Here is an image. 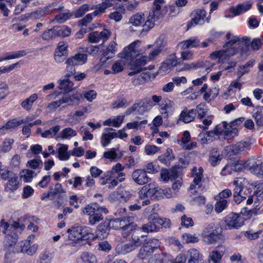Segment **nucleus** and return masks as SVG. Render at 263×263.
I'll use <instances>...</instances> for the list:
<instances>
[{
    "label": "nucleus",
    "instance_id": "obj_50",
    "mask_svg": "<svg viewBox=\"0 0 263 263\" xmlns=\"http://www.w3.org/2000/svg\"><path fill=\"white\" fill-rule=\"evenodd\" d=\"M0 176L4 180H8V181H16V176L11 171L7 170H2L0 172Z\"/></svg>",
    "mask_w": 263,
    "mask_h": 263
},
{
    "label": "nucleus",
    "instance_id": "obj_36",
    "mask_svg": "<svg viewBox=\"0 0 263 263\" xmlns=\"http://www.w3.org/2000/svg\"><path fill=\"white\" fill-rule=\"evenodd\" d=\"M182 241L185 243H195L199 241V238L195 234L185 233L181 236Z\"/></svg>",
    "mask_w": 263,
    "mask_h": 263
},
{
    "label": "nucleus",
    "instance_id": "obj_54",
    "mask_svg": "<svg viewBox=\"0 0 263 263\" xmlns=\"http://www.w3.org/2000/svg\"><path fill=\"white\" fill-rule=\"evenodd\" d=\"M60 129V126L59 125L55 126L42 133L41 134L42 137L43 138L53 137L57 134Z\"/></svg>",
    "mask_w": 263,
    "mask_h": 263
},
{
    "label": "nucleus",
    "instance_id": "obj_16",
    "mask_svg": "<svg viewBox=\"0 0 263 263\" xmlns=\"http://www.w3.org/2000/svg\"><path fill=\"white\" fill-rule=\"evenodd\" d=\"M250 144L245 141H241L235 144L226 147V150L231 151L234 155H238L249 149Z\"/></svg>",
    "mask_w": 263,
    "mask_h": 263
},
{
    "label": "nucleus",
    "instance_id": "obj_59",
    "mask_svg": "<svg viewBox=\"0 0 263 263\" xmlns=\"http://www.w3.org/2000/svg\"><path fill=\"white\" fill-rule=\"evenodd\" d=\"M90 9L89 5L83 4L78 9L74 12V15L76 18L81 17L84 15V14L89 11Z\"/></svg>",
    "mask_w": 263,
    "mask_h": 263
},
{
    "label": "nucleus",
    "instance_id": "obj_33",
    "mask_svg": "<svg viewBox=\"0 0 263 263\" xmlns=\"http://www.w3.org/2000/svg\"><path fill=\"white\" fill-rule=\"evenodd\" d=\"M194 110H196V115L197 114L198 119H202L210 115H209V109L204 103L199 104Z\"/></svg>",
    "mask_w": 263,
    "mask_h": 263
},
{
    "label": "nucleus",
    "instance_id": "obj_46",
    "mask_svg": "<svg viewBox=\"0 0 263 263\" xmlns=\"http://www.w3.org/2000/svg\"><path fill=\"white\" fill-rule=\"evenodd\" d=\"M37 99V95L34 93L22 103V106L27 110H30L33 102Z\"/></svg>",
    "mask_w": 263,
    "mask_h": 263
},
{
    "label": "nucleus",
    "instance_id": "obj_55",
    "mask_svg": "<svg viewBox=\"0 0 263 263\" xmlns=\"http://www.w3.org/2000/svg\"><path fill=\"white\" fill-rule=\"evenodd\" d=\"M141 229L143 232L148 233L158 231L159 227L154 222L149 221L148 223L144 224Z\"/></svg>",
    "mask_w": 263,
    "mask_h": 263
},
{
    "label": "nucleus",
    "instance_id": "obj_28",
    "mask_svg": "<svg viewBox=\"0 0 263 263\" xmlns=\"http://www.w3.org/2000/svg\"><path fill=\"white\" fill-rule=\"evenodd\" d=\"M175 159V156L173 154V151L171 148H168L166 149V152L159 156L158 157V160L162 163L168 166L170 165L171 161Z\"/></svg>",
    "mask_w": 263,
    "mask_h": 263
},
{
    "label": "nucleus",
    "instance_id": "obj_19",
    "mask_svg": "<svg viewBox=\"0 0 263 263\" xmlns=\"http://www.w3.org/2000/svg\"><path fill=\"white\" fill-rule=\"evenodd\" d=\"M252 5L250 1H246L237 5L236 7L233 6L230 8V11L234 16L239 15L249 10Z\"/></svg>",
    "mask_w": 263,
    "mask_h": 263
},
{
    "label": "nucleus",
    "instance_id": "obj_10",
    "mask_svg": "<svg viewBox=\"0 0 263 263\" xmlns=\"http://www.w3.org/2000/svg\"><path fill=\"white\" fill-rule=\"evenodd\" d=\"M133 219V217H124L123 219L117 218L111 221L110 225L114 229H122L129 232L134 228Z\"/></svg>",
    "mask_w": 263,
    "mask_h": 263
},
{
    "label": "nucleus",
    "instance_id": "obj_26",
    "mask_svg": "<svg viewBox=\"0 0 263 263\" xmlns=\"http://www.w3.org/2000/svg\"><path fill=\"white\" fill-rule=\"evenodd\" d=\"M173 103L170 100H165L160 106V111L164 118H167L173 111Z\"/></svg>",
    "mask_w": 263,
    "mask_h": 263
},
{
    "label": "nucleus",
    "instance_id": "obj_30",
    "mask_svg": "<svg viewBox=\"0 0 263 263\" xmlns=\"http://www.w3.org/2000/svg\"><path fill=\"white\" fill-rule=\"evenodd\" d=\"M200 42L197 37H191L187 40L183 41L179 44L182 49L197 47L199 46Z\"/></svg>",
    "mask_w": 263,
    "mask_h": 263
},
{
    "label": "nucleus",
    "instance_id": "obj_51",
    "mask_svg": "<svg viewBox=\"0 0 263 263\" xmlns=\"http://www.w3.org/2000/svg\"><path fill=\"white\" fill-rule=\"evenodd\" d=\"M81 257L84 263H97L96 256L90 253L84 252Z\"/></svg>",
    "mask_w": 263,
    "mask_h": 263
},
{
    "label": "nucleus",
    "instance_id": "obj_22",
    "mask_svg": "<svg viewBox=\"0 0 263 263\" xmlns=\"http://www.w3.org/2000/svg\"><path fill=\"white\" fill-rule=\"evenodd\" d=\"M137 73L135 74L136 76L133 80V84L135 86L143 84L148 82L152 78L154 79L155 78L154 74L148 72H142L139 75H137Z\"/></svg>",
    "mask_w": 263,
    "mask_h": 263
},
{
    "label": "nucleus",
    "instance_id": "obj_17",
    "mask_svg": "<svg viewBox=\"0 0 263 263\" xmlns=\"http://www.w3.org/2000/svg\"><path fill=\"white\" fill-rule=\"evenodd\" d=\"M110 130H115V129L112 128H104L100 137L101 145L104 147L107 146L110 143L112 139L118 136V134L115 132H110Z\"/></svg>",
    "mask_w": 263,
    "mask_h": 263
},
{
    "label": "nucleus",
    "instance_id": "obj_27",
    "mask_svg": "<svg viewBox=\"0 0 263 263\" xmlns=\"http://www.w3.org/2000/svg\"><path fill=\"white\" fill-rule=\"evenodd\" d=\"M196 117V110L194 109L183 110L179 116V120L185 123H188L194 120Z\"/></svg>",
    "mask_w": 263,
    "mask_h": 263
},
{
    "label": "nucleus",
    "instance_id": "obj_52",
    "mask_svg": "<svg viewBox=\"0 0 263 263\" xmlns=\"http://www.w3.org/2000/svg\"><path fill=\"white\" fill-rule=\"evenodd\" d=\"M59 30H57V27H54L52 29H48L45 31L42 34V39L44 40H49L52 37L58 35Z\"/></svg>",
    "mask_w": 263,
    "mask_h": 263
},
{
    "label": "nucleus",
    "instance_id": "obj_3",
    "mask_svg": "<svg viewBox=\"0 0 263 263\" xmlns=\"http://www.w3.org/2000/svg\"><path fill=\"white\" fill-rule=\"evenodd\" d=\"M202 241L206 245H213L219 241H223L224 237L222 229L216 227L214 224H209L201 233Z\"/></svg>",
    "mask_w": 263,
    "mask_h": 263
},
{
    "label": "nucleus",
    "instance_id": "obj_35",
    "mask_svg": "<svg viewBox=\"0 0 263 263\" xmlns=\"http://www.w3.org/2000/svg\"><path fill=\"white\" fill-rule=\"evenodd\" d=\"M255 60L252 59L247 62L244 65L239 66L237 75L242 77L245 74L248 73L250 68L253 66Z\"/></svg>",
    "mask_w": 263,
    "mask_h": 263
},
{
    "label": "nucleus",
    "instance_id": "obj_13",
    "mask_svg": "<svg viewBox=\"0 0 263 263\" xmlns=\"http://www.w3.org/2000/svg\"><path fill=\"white\" fill-rule=\"evenodd\" d=\"M110 35V32L106 29H104L101 32L94 31L89 33L88 39L91 43H97L101 41L104 43L107 40Z\"/></svg>",
    "mask_w": 263,
    "mask_h": 263
},
{
    "label": "nucleus",
    "instance_id": "obj_21",
    "mask_svg": "<svg viewBox=\"0 0 263 263\" xmlns=\"http://www.w3.org/2000/svg\"><path fill=\"white\" fill-rule=\"evenodd\" d=\"M132 195L128 191L122 190L113 193L109 196V198L112 201L118 200L120 202H126L131 198Z\"/></svg>",
    "mask_w": 263,
    "mask_h": 263
},
{
    "label": "nucleus",
    "instance_id": "obj_47",
    "mask_svg": "<svg viewBox=\"0 0 263 263\" xmlns=\"http://www.w3.org/2000/svg\"><path fill=\"white\" fill-rule=\"evenodd\" d=\"M36 174L33 171L23 170L20 173V178L21 180L29 181Z\"/></svg>",
    "mask_w": 263,
    "mask_h": 263
},
{
    "label": "nucleus",
    "instance_id": "obj_31",
    "mask_svg": "<svg viewBox=\"0 0 263 263\" xmlns=\"http://www.w3.org/2000/svg\"><path fill=\"white\" fill-rule=\"evenodd\" d=\"M222 156L220 155L217 148H213L210 152L209 162L213 166L218 165L221 161Z\"/></svg>",
    "mask_w": 263,
    "mask_h": 263
},
{
    "label": "nucleus",
    "instance_id": "obj_57",
    "mask_svg": "<svg viewBox=\"0 0 263 263\" xmlns=\"http://www.w3.org/2000/svg\"><path fill=\"white\" fill-rule=\"evenodd\" d=\"M128 105L126 100L121 98L111 103V108L114 109L125 107Z\"/></svg>",
    "mask_w": 263,
    "mask_h": 263
},
{
    "label": "nucleus",
    "instance_id": "obj_41",
    "mask_svg": "<svg viewBox=\"0 0 263 263\" xmlns=\"http://www.w3.org/2000/svg\"><path fill=\"white\" fill-rule=\"evenodd\" d=\"M59 88L61 90H63L66 92L71 91L73 86V82L69 80L68 79L59 80Z\"/></svg>",
    "mask_w": 263,
    "mask_h": 263
},
{
    "label": "nucleus",
    "instance_id": "obj_64",
    "mask_svg": "<svg viewBox=\"0 0 263 263\" xmlns=\"http://www.w3.org/2000/svg\"><path fill=\"white\" fill-rule=\"evenodd\" d=\"M117 43L114 41H112L109 43L106 50L104 51L113 57L116 52L117 51Z\"/></svg>",
    "mask_w": 263,
    "mask_h": 263
},
{
    "label": "nucleus",
    "instance_id": "obj_1",
    "mask_svg": "<svg viewBox=\"0 0 263 263\" xmlns=\"http://www.w3.org/2000/svg\"><path fill=\"white\" fill-rule=\"evenodd\" d=\"M139 41L133 42L128 46L124 48L121 54V57L127 60H130V68L133 71L130 72L128 76H134L142 70V67L144 66L149 60L146 55H141V52L138 49Z\"/></svg>",
    "mask_w": 263,
    "mask_h": 263
},
{
    "label": "nucleus",
    "instance_id": "obj_9",
    "mask_svg": "<svg viewBox=\"0 0 263 263\" xmlns=\"http://www.w3.org/2000/svg\"><path fill=\"white\" fill-rule=\"evenodd\" d=\"M97 203L88 204L83 209V213L89 216V222L91 224H95L103 219L102 215L97 212Z\"/></svg>",
    "mask_w": 263,
    "mask_h": 263
},
{
    "label": "nucleus",
    "instance_id": "obj_63",
    "mask_svg": "<svg viewBox=\"0 0 263 263\" xmlns=\"http://www.w3.org/2000/svg\"><path fill=\"white\" fill-rule=\"evenodd\" d=\"M72 14L69 12L61 13L59 15H56L54 18V21L59 23H63L66 20L69 19Z\"/></svg>",
    "mask_w": 263,
    "mask_h": 263
},
{
    "label": "nucleus",
    "instance_id": "obj_6",
    "mask_svg": "<svg viewBox=\"0 0 263 263\" xmlns=\"http://www.w3.org/2000/svg\"><path fill=\"white\" fill-rule=\"evenodd\" d=\"M226 37L228 41L224 44L223 47H232V45L237 43L240 47H241L240 50L242 53H246L247 52V50L250 44V40L248 37L245 36L240 39L238 36L233 35L230 33H228Z\"/></svg>",
    "mask_w": 263,
    "mask_h": 263
},
{
    "label": "nucleus",
    "instance_id": "obj_58",
    "mask_svg": "<svg viewBox=\"0 0 263 263\" xmlns=\"http://www.w3.org/2000/svg\"><path fill=\"white\" fill-rule=\"evenodd\" d=\"M77 135V132L70 127H67L64 129L61 133V137L62 139H67L68 138L74 137Z\"/></svg>",
    "mask_w": 263,
    "mask_h": 263
},
{
    "label": "nucleus",
    "instance_id": "obj_45",
    "mask_svg": "<svg viewBox=\"0 0 263 263\" xmlns=\"http://www.w3.org/2000/svg\"><path fill=\"white\" fill-rule=\"evenodd\" d=\"M132 177L134 181H143L148 179L146 173L143 170L135 171L132 174Z\"/></svg>",
    "mask_w": 263,
    "mask_h": 263
},
{
    "label": "nucleus",
    "instance_id": "obj_39",
    "mask_svg": "<svg viewBox=\"0 0 263 263\" xmlns=\"http://www.w3.org/2000/svg\"><path fill=\"white\" fill-rule=\"evenodd\" d=\"M222 254L218 250H215L210 253L208 261L209 263H220Z\"/></svg>",
    "mask_w": 263,
    "mask_h": 263
},
{
    "label": "nucleus",
    "instance_id": "obj_37",
    "mask_svg": "<svg viewBox=\"0 0 263 263\" xmlns=\"http://www.w3.org/2000/svg\"><path fill=\"white\" fill-rule=\"evenodd\" d=\"M58 148V158L61 160H67L69 158L70 155L67 152L68 147L67 145L59 144Z\"/></svg>",
    "mask_w": 263,
    "mask_h": 263
},
{
    "label": "nucleus",
    "instance_id": "obj_29",
    "mask_svg": "<svg viewBox=\"0 0 263 263\" xmlns=\"http://www.w3.org/2000/svg\"><path fill=\"white\" fill-rule=\"evenodd\" d=\"M241 163L239 162L237 163H231L227 164L222 168L221 174L223 176H226L232 173V171L237 172L241 171Z\"/></svg>",
    "mask_w": 263,
    "mask_h": 263
},
{
    "label": "nucleus",
    "instance_id": "obj_2",
    "mask_svg": "<svg viewBox=\"0 0 263 263\" xmlns=\"http://www.w3.org/2000/svg\"><path fill=\"white\" fill-rule=\"evenodd\" d=\"M68 241L73 246L85 244L88 240H92L95 236L91 228L89 227H77L68 229Z\"/></svg>",
    "mask_w": 263,
    "mask_h": 263
},
{
    "label": "nucleus",
    "instance_id": "obj_32",
    "mask_svg": "<svg viewBox=\"0 0 263 263\" xmlns=\"http://www.w3.org/2000/svg\"><path fill=\"white\" fill-rule=\"evenodd\" d=\"M156 14L155 13L154 10L150 11L147 20L145 21V24L143 26V31H148L152 29L154 26Z\"/></svg>",
    "mask_w": 263,
    "mask_h": 263
},
{
    "label": "nucleus",
    "instance_id": "obj_7",
    "mask_svg": "<svg viewBox=\"0 0 263 263\" xmlns=\"http://www.w3.org/2000/svg\"><path fill=\"white\" fill-rule=\"evenodd\" d=\"M79 99V96L78 95H70L68 93H65L58 100L49 103L47 106V108L50 112H53L63 104L72 105L74 100Z\"/></svg>",
    "mask_w": 263,
    "mask_h": 263
},
{
    "label": "nucleus",
    "instance_id": "obj_53",
    "mask_svg": "<svg viewBox=\"0 0 263 263\" xmlns=\"http://www.w3.org/2000/svg\"><path fill=\"white\" fill-rule=\"evenodd\" d=\"M213 119V116L212 115H210L202 119H199L202 122V124H199L198 127L203 130L208 129L212 123Z\"/></svg>",
    "mask_w": 263,
    "mask_h": 263
},
{
    "label": "nucleus",
    "instance_id": "obj_34",
    "mask_svg": "<svg viewBox=\"0 0 263 263\" xmlns=\"http://www.w3.org/2000/svg\"><path fill=\"white\" fill-rule=\"evenodd\" d=\"M121 54H120L121 59L118 61H115L112 65L111 67V73L114 74H116L119 72H121L123 71L124 69V66L125 65V58L121 57Z\"/></svg>",
    "mask_w": 263,
    "mask_h": 263
},
{
    "label": "nucleus",
    "instance_id": "obj_49",
    "mask_svg": "<svg viewBox=\"0 0 263 263\" xmlns=\"http://www.w3.org/2000/svg\"><path fill=\"white\" fill-rule=\"evenodd\" d=\"M21 124H22V121H21L20 119H14L7 122L1 129L3 130L4 129H10L14 128Z\"/></svg>",
    "mask_w": 263,
    "mask_h": 263
},
{
    "label": "nucleus",
    "instance_id": "obj_11",
    "mask_svg": "<svg viewBox=\"0 0 263 263\" xmlns=\"http://www.w3.org/2000/svg\"><path fill=\"white\" fill-rule=\"evenodd\" d=\"M225 222L226 228L230 230L239 228L243 226L244 220L239 214L232 213L226 217Z\"/></svg>",
    "mask_w": 263,
    "mask_h": 263
},
{
    "label": "nucleus",
    "instance_id": "obj_62",
    "mask_svg": "<svg viewBox=\"0 0 263 263\" xmlns=\"http://www.w3.org/2000/svg\"><path fill=\"white\" fill-rule=\"evenodd\" d=\"M15 250L17 253H26L28 241L25 240L15 243Z\"/></svg>",
    "mask_w": 263,
    "mask_h": 263
},
{
    "label": "nucleus",
    "instance_id": "obj_4",
    "mask_svg": "<svg viewBox=\"0 0 263 263\" xmlns=\"http://www.w3.org/2000/svg\"><path fill=\"white\" fill-rule=\"evenodd\" d=\"M87 60V56L84 53H77L68 58L65 62L66 76L70 77L74 74L76 71L75 66L85 63Z\"/></svg>",
    "mask_w": 263,
    "mask_h": 263
},
{
    "label": "nucleus",
    "instance_id": "obj_42",
    "mask_svg": "<svg viewBox=\"0 0 263 263\" xmlns=\"http://www.w3.org/2000/svg\"><path fill=\"white\" fill-rule=\"evenodd\" d=\"M198 140L202 144L211 142L214 138L212 133L209 131L206 133H200L198 136Z\"/></svg>",
    "mask_w": 263,
    "mask_h": 263
},
{
    "label": "nucleus",
    "instance_id": "obj_61",
    "mask_svg": "<svg viewBox=\"0 0 263 263\" xmlns=\"http://www.w3.org/2000/svg\"><path fill=\"white\" fill-rule=\"evenodd\" d=\"M262 231L259 230L254 232L253 230H248L245 232V236L249 240H254L259 238V235L261 233Z\"/></svg>",
    "mask_w": 263,
    "mask_h": 263
},
{
    "label": "nucleus",
    "instance_id": "obj_24",
    "mask_svg": "<svg viewBox=\"0 0 263 263\" xmlns=\"http://www.w3.org/2000/svg\"><path fill=\"white\" fill-rule=\"evenodd\" d=\"M177 61L174 57H171L167 59L160 67V72L167 73L177 65Z\"/></svg>",
    "mask_w": 263,
    "mask_h": 263
},
{
    "label": "nucleus",
    "instance_id": "obj_44",
    "mask_svg": "<svg viewBox=\"0 0 263 263\" xmlns=\"http://www.w3.org/2000/svg\"><path fill=\"white\" fill-rule=\"evenodd\" d=\"M52 258V253L48 251H44L40 254L37 263H51Z\"/></svg>",
    "mask_w": 263,
    "mask_h": 263
},
{
    "label": "nucleus",
    "instance_id": "obj_23",
    "mask_svg": "<svg viewBox=\"0 0 263 263\" xmlns=\"http://www.w3.org/2000/svg\"><path fill=\"white\" fill-rule=\"evenodd\" d=\"M222 125L225 129L223 134L224 139H231L237 135V128L231 123L228 124L227 122L223 121Z\"/></svg>",
    "mask_w": 263,
    "mask_h": 263
},
{
    "label": "nucleus",
    "instance_id": "obj_25",
    "mask_svg": "<svg viewBox=\"0 0 263 263\" xmlns=\"http://www.w3.org/2000/svg\"><path fill=\"white\" fill-rule=\"evenodd\" d=\"M160 176L163 181L175 179L178 177V171L175 167L170 170L167 168H162L160 171Z\"/></svg>",
    "mask_w": 263,
    "mask_h": 263
},
{
    "label": "nucleus",
    "instance_id": "obj_40",
    "mask_svg": "<svg viewBox=\"0 0 263 263\" xmlns=\"http://www.w3.org/2000/svg\"><path fill=\"white\" fill-rule=\"evenodd\" d=\"M145 18L143 14L137 13L130 18L129 23L135 27H138L142 24Z\"/></svg>",
    "mask_w": 263,
    "mask_h": 263
},
{
    "label": "nucleus",
    "instance_id": "obj_60",
    "mask_svg": "<svg viewBox=\"0 0 263 263\" xmlns=\"http://www.w3.org/2000/svg\"><path fill=\"white\" fill-rule=\"evenodd\" d=\"M203 168L200 167L197 169L196 167H194L192 171V176L194 178L193 181H201L202 174Z\"/></svg>",
    "mask_w": 263,
    "mask_h": 263
},
{
    "label": "nucleus",
    "instance_id": "obj_48",
    "mask_svg": "<svg viewBox=\"0 0 263 263\" xmlns=\"http://www.w3.org/2000/svg\"><path fill=\"white\" fill-rule=\"evenodd\" d=\"M153 253L152 250H150L146 245H144L139 250L138 257L143 260L148 257Z\"/></svg>",
    "mask_w": 263,
    "mask_h": 263
},
{
    "label": "nucleus",
    "instance_id": "obj_43",
    "mask_svg": "<svg viewBox=\"0 0 263 263\" xmlns=\"http://www.w3.org/2000/svg\"><path fill=\"white\" fill-rule=\"evenodd\" d=\"M109 230L104 225L100 224L96 231V237L100 239L106 238L109 234Z\"/></svg>",
    "mask_w": 263,
    "mask_h": 263
},
{
    "label": "nucleus",
    "instance_id": "obj_14",
    "mask_svg": "<svg viewBox=\"0 0 263 263\" xmlns=\"http://www.w3.org/2000/svg\"><path fill=\"white\" fill-rule=\"evenodd\" d=\"M139 195L141 199L145 197H154L159 199L160 195H159V189H156L151 184L143 186L139 191Z\"/></svg>",
    "mask_w": 263,
    "mask_h": 263
},
{
    "label": "nucleus",
    "instance_id": "obj_56",
    "mask_svg": "<svg viewBox=\"0 0 263 263\" xmlns=\"http://www.w3.org/2000/svg\"><path fill=\"white\" fill-rule=\"evenodd\" d=\"M181 225L186 228H191L194 226V222L192 218L183 215L181 217Z\"/></svg>",
    "mask_w": 263,
    "mask_h": 263
},
{
    "label": "nucleus",
    "instance_id": "obj_5",
    "mask_svg": "<svg viewBox=\"0 0 263 263\" xmlns=\"http://www.w3.org/2000/svg\"><path fill=\"white\" fill-rule=\"evenodd\" d=\"M244 168L250 171L251 173L256 175L258 178L263 179L262 162L260 160L255 158L249 159L245 162L240 161Z\"/></svg>",
    "mask_w": 263,
    "mask_h": 263
},
{
    "label": "nucleus",
    "instance_id": "obj_38",
    "mask_svg": "<svg viewBox=\"0 0 263 263\" xmlns=\"http://www.w3.org/2000/svg\"><path fill=\"white\" fill-rule=\"evenodd\" d=\"M204 190L201 182H193L189 189V192L192 195L200 194Z\"/></svg>",
    "mask_w": 263,
    "mask_h": 263
},
{
    "label": "nucleus",
    "instance_id": "obj_8",
    "mask_svg": "<svg viewBox=\"0 0 263 263\" xmlns=\"http://www.w3.org/2000/svg\"><path fill=\"white\" fill-rule=\"evenodd\" d=\"M141 243L140 238L138 236H134L128 242L118 245L116 247V251L119 254H126L135 250L140 246Z\"/></svg>",
    "mask_w": 263,
    "mask_h": 263
},
{
    "label": "nucleus",
    "instance_id": "obj_15",
    "mask_svg": "<svg viewBox=\"0 0 263 263\" xmlns=\"http://www.w3.org/2000/svg\"><path fill=\"white\" fill-rule=\"evenodd\" d=\"M50 191L53 196L55 197V199L57 198V208H59L67 198L65 194H63L61 195L62 193L65 192L64 190L62 188V185L60 183H57L54 188L51 189Z\"/></svg>",
    "mask_w": 263,
    "mask_h": 263
},
{
    "label": "nucleus",
    "instance_id": "obj_20",
    "mask_svg": "<svg viewBox=\"0 0 263 263\" xmlns=\"http://www.w3.org/2000/svg\"><path fill=\"white\" fill-rule=\"evenodd\" d=\"M187 263H198L203 259V255L195 248L189 249L186 255Z\"/></svg>",
    "mask_w": 263,
    "mask_h": 263
},
{
    "label": "nucleus",
    "instance_id": "obj_18",
    "mask_svg": "<svg viewBox=\"0 0 263 263\" xmlns=\"http://www.w3.org/2000/svg\"><path fill=\"white\" fill-rule=\"evenodd\" d=\"M192 20L188 26L193 25L202 24L204 22V19L206 16V12L203 9H196L191 13Z\"/></svg>",
    "mask_w": 263,
    "mask_h": 263
},
{
    "label": "nucleus",
    "instance_id": "obj_12",
    "mask_svg": "<svg viewBox=\"0 0 263 263\" xmlns=\"http://www.w3.org/2000/svg\"><path fill=\"white\" fill-rule=\"evenodd\" d=\"M225 50H220L213 52L210 57L213 60L218 59L219 63H224L230 57L234 55L236 50L233 47H226Z\"/></svg>",
    "mask_w": 263,
    "mask_h": 263
}]
</instances>
